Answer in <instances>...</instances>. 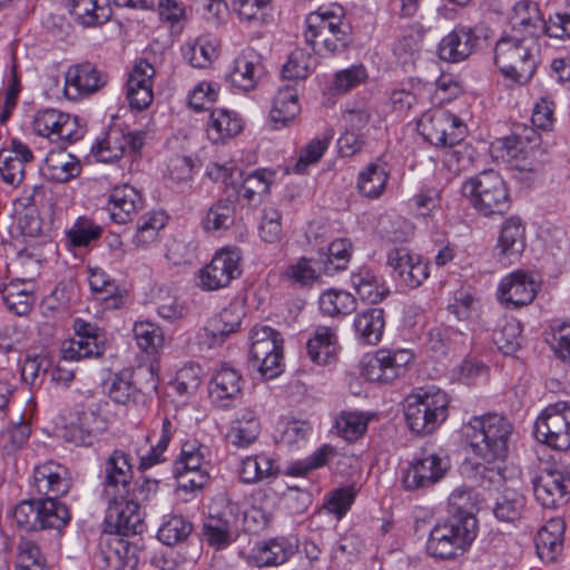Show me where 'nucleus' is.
Masks as SVG:
<instances>
[{"instance_id": "13", "label": "nucleus", "mask_w": 570, "mask_h": 570, "mask_svg": "<svg viewBox=\"0 0 570 570\" xmlns=\"http://www.w3.org/2000/svg\"><path fill=\"white\" fill-rule=\"evenodd\" d=\"M413 360L410 350H379L364 362L362 375L371 382L390 383L405 375Z\"/></svg>"}, {"instance_id": "39", "label": "nucleus", "mask_w": 570, "mask_h": 570, "mask_svg": "<svg viewBox=\"0 0 570 570\" xmlns=\"http://www.w3.org/2000/svg\"><path fill=\"white\" fill-rule=\"evenodd\" d=\"M259 432L258 417L252 411H245L232 422L226 439L237 448H247L257 440Z\"/></svg>"}, {"instance_id": "20", "label": "nucleus", "mask_w": 570, "mask_h": 570, "mask_svg": "<svg viewBox=\"0 0 570 570\" xmlns=\"http://www.w3.org/2000/svg\"><path fill=\"white\" fill-rule=\"evenodd\" d=\"M386 264L410 288L419 287L429 277V266L420 256L405 247H394L387 252Z\"/></svg>"}, {"instance_id": "24", "label": "nucleus", "mask_w": 570, "mask_h": 570, "mask_svg": "<svg viewBox=\"0 0 570 570\" xmlns=\"http://www.w3.org/2000/svg\"><path fill=\"white\" fill-rule=\"evenodd\" d=\"M144 207V198L135 187L124 184L116 186L109 194L108 212L117 224L131 222Z\"/></svg>"}, {"instance_id": "34", "label": "nucleus", "mask_w": 570, "mask_h": 570, "mask_svg": "<svg viewBox=\"0 0 570 570\" xmlns=\"http://www.w3.org/2000/svg\"><path fill=\"white\" fill-rule=\"evenodd\" d=\"M306 350L314 363L318 365L331 363L338 350L335 331L327 326H318L313 337L307 341Z\"/></svg>"}, {"instance_id": "45", "label": "nucleus", "mask_w": 570, "mask_h": 570, "mask_svg": "<svg viewBox=\"0 0 570 570\" xmlns=\"http://www.w3.org/2000/svg\"><path fill=\"white\" fill-rule=\"evenodd\" d=\"M320 309L328 316H346L356 311L355 297L345 291L330 288L318 299Z\"/></svg>"}, {"instance_id": "7", "label": "nucleus", "mask_w": 570, "mask_h": 570, "mask_svg": "<svg viewBox=\"0 0 570 570\" xmlns=\"http://www.w3.org/2000/svg\"><path fill=\"white\" fill-rule=\"evenodd\" d=\"M13 519L27 532L46 529L59 531L69 523L71 514L69 508L58 500L29 499L16 505Z\"/></svg>"}, {"instance_id": "5", "label": "nucleus", "mask_w": 570, "mask_h": 570, "mask_svg": "<svg viewBox=\"0 0 570 570\" xmlns=\"http://www.w3.org/2000/svg\"><path fill=\"white\" fill-rule=\"evenodd\" d=\"M462 194L483 216L503 215L510 208L505 183L493 169L483 170L464 181Z\"/></svg>"}, {"instance_id": "11", "label": "nucleus", "mask_w": 570, "mask_h": 570, "mask_svg": "<svg viewBox=\"0 0 570 570\" xmlns=\"http://www.w3.org/2000/svg\"><path fill=\"white\" fill-rule=\"evenodd\" d=\"M33 131L41 137L48 138L58 147L80 140L83 137L85 128L79 125V118L57 109H45L36 114L32 121Z\"/></svg>"}, {"instance_id": "23", "label": "nucleus", "mask_w": 570, "mask_h": 570, "mask_svg": "<svg viewBox=\"0 0 570 570\" xmlns=\"http://www.w3.org/2000/svg\"><path fill=\"white\" fill-rule=\"evenodd\" d=\"M263 72L261 56L254 49H246L235 58L226 79L233 87L249 91L256 87Z\"/></svg>"}, {"instance_id": "41", "label": "nucleus", "mask_w": 570, "mask_h": 570, "mask_svg": "<svg viewBox=\"0 0 570 570\" xmlns=\"http://www.w3.org/2000/svg\"><path fill=\"white\" fill-rule=\"evenodd\" d=\"M233 9L242 21L255 27L268 24L273 19L272 0H233Z\"/></svg>"}, {"instance_id": "9", "label": "nucleus", "mask_w": 570, "mask_h": 570, "mask_svg": "<svg viewBox=\"0 0 570 570\" xmlns=\"http://www.w3.org/2000/svg\"><path fill=\"white\" fill-rule=\"evenodd\" d=\"M537 440L558 451L570 450V403L548 405L534 423Z\"/></svg>"}, {"instance_id": "27", "label": "nucleus", "mask_w": 570, "mask_h": 570, "mask_svg": "<svg viewBox=\"0 0 570 570\" xmlns=\"http://www.w3.org/2000/svg\"><path fill=\"white\" fill-rule=\"evenodd\" d=\"M30 148L18 139H12L11 149L0 151V175L4 183L18 186L24 177V167L33 161Z\"/></svg>"}, {"instance_id": "28", "label": "nucleus", "mask_w": 570, "mask_h": 570, "mask_svg": "<svg viewBox=\"0 0 570 570\" xmlns=\"http://www.w3.org/2000/svg\"><path fill=\"white\" fill-rule=\"evenodd\" d=\"M385 327V312L381 307H367L356 313L353 328L356 340L364 345L380 343Z\"/></svg>"}, {"instance_id": "16", "label": "nucleus", "mask_w": 570, "mask_h": 570, "mask_svg": "<svg viewBox=\"0 0 570 570\" xmlns=\"http://www.w3.org/2000/svg\"><path fill=\"white\" fill-rule=\"evenodd\" d=\"M107 81V75L90 62L73 65L65 73L63 91L68 99L78 100L98 91Z\"/></svg>"}, {"instance_id": "37", "label": "nucleus", "mask_w": 570, "mask_h": 570, "mask_svg": "<svg viewBox=\"0 0 570 570\" xmlns=\"http://www.w3.org/2000/svg\"><path fill=\"white\" fill-rule=\"evenodd\" d=\"M68 9L75 21L83 27L104 24L111 17V8L100 6L98 0H69Z\"/></svg>"}, {"instance_id": "60", "label": "nucleus", "mask_w": 570, "mask_h": 570, "mask_svg": "<svg viewBox=\"0 0 570 570\" xmlns=\"http://www.w3.org/2000/svg\"><path fill=\"white\" fill-rule=\"evenodd\" d=\"M466 335L463 331L452 326H434L429 332V344L431 350L445 353L446 347L465 343Z\"/></svg>"}, {"instance_id": "26", "label": "nucleus", "mask_w": 570, "mask_h": 570, "mask_svg": "<svg viewBox=\"0 0 570 570\" xmlns=\"http://www.w3.org/2000/svg\"><path fill=\"white\" fill-rule=\"evenodd\" d=\"M525 248V227L517 216H511L502 224L497 244L500 261L514 263Z\"/></svg>"}, {"instance_id": "38", "label": "nucleus", "mask_w": 570, "mask_h": 570, "mask_svg": "<svg viewBox=\"0 0 570 570\" xmlns=\"http://www.w3.org/2000/svg\"><path fill=\"white\" fill-rule=\"evenodd\" d=\"M294 553L293 546L285 539H273L252 550L250 560L257 567L279 566Z\"/></svg>"}, {"instance_id": "59", "label": "nucleus", "mask_w": 570, "mask_h": 570, "mask_svg": "<svg viewBox=\"0 0 570 570\" xmlns=\"http://www.w3.org/2000/svg\"><path fill=\"white\" fill-rule=\"evenodd\" d=\"M2 298L9 311L16 315H27L33 305L35 294L31 289L20 288L17 283H11L3 289Z\"/></svg>"}, {"instance_id": "56", "label": "nucleus", "mask_w": 570, "mask_h": 570, "mask_svg": "<svg viewBox=\"0 0 570 570\" xmlns=\"http://www.w3.org/2000/svg\"><path fill=\"white\" fill-rule=\"evenodd\" d=\"M193 531V524L181 515H173L160 525L157 538L166 546L185 541Z\"/></svg>"}, {"instance_id": "47", "label": "nucleus", "mask_w": 570, "mask_h": 570, "mask_svg": "<svg viewBox=\"0 0 570 570\" xmlns=\"http://www.w3.org/2000/svg\"><path fill=\"white\" fill-rule=\"evenodd\" d=\"M208 449L197 442H186L181 448L180 459L174 463L173 471H207Z\"/></svg>"}, {"instance_id": "19", "label": "nucleus", "mask_w": 570, "mask_h": 570, "mask_svg": "<svg viewBox=\"0 0 570 570\" xmlns=\"http://www.w3.org/2000/svg\"><path fill=\"white\" fill-rule=\"evenodd\" d=\"M132 479V468L129 455L116 450L105 463V478L102 482V498L115 500L128 493Z\"/></svg>"}, {"instance_id": "52", "label": "nucleus", "mask_w": 570, "mask_h": 570, "mask_svg": "<svg viewBox=\"0 0 570 570\" xmlns=\"http://www.w3.org/2000/svg\"><path fill=\"white\" fill-rule=\"evenodd\" d=\"M94 422H96L94 412L82 411L78 413L77 420L70 422L66 428L65 440L75 445H91L94 441L91 424Z\"/></svg>"}, {"instance_id": "21", "label": "nucleus", "mask_w": 570, "mask_h": 570, "mask_svg": "<svg viewBox=\"0 0 570 570\" xmlns=\"http://www.w3.org/2000/svg\"><path fill=\"white\" fill-rule=\"evenodd\" d=\"M538 284L532 275L518 269L503 277L498 288L501 303L514 308L529 305L535 297Z\"/></svg>"}, {"instance_id": "18", "label": "nucleus", "mask_w": 570, "mask_h": 570, "mask_svg": "<svg viewBox=\"0 0 570 570\" xmlns=\"http://www.w3.org/2000/svg\"><path fill=\"white\" fill-rule=\"evenodd\" d=\"M75 332L78 336L62 348L65 361H79L87 357H99L105 353V343L97 325L82 320L75 321Z\"/></svg>"}, {"instance_id": "42", "label": "nucleus", "mask_w": 570, "mask_h": 570, "mask_svg": "<svg viewBox=\"0 0 570 570\" xmlns=\"http://www.w3.org/2000/svg\"><path fill=\"white\" fill-rule=\"evenodd\" d=\"M343 8H320L306 17L305 39L307 43H315L316 38L324 30H333L336 23L343 21Z\"/></svg>"}, {"instance_id": "4", "label": "nucleus", "mask_w": 570, "mask_h": 570, "mask_svg": "<svg viewBox=\"0 0 570 570\" xmlns=\"http://www.w3.org/2000/svg\"><path fill=\"white\" fill-rule=\"evenodd\" d=\"M449 399L445 392L431 387L406 397L404 416L415 434H431L448 417Z\"/></svg>"}, {"instance_id": "36", "label": "nucleus", "mask_w": 570, "mask_h": 570, "mask_svg": "<svg viewBox=\"0 0 570 570\" xmlns=\"http://www.w3.org/2000/svg\"><path fill=\"white\" fill-rule=\"evenodd\" d=\"M468 548L458 541L444 523L435 525L426 543L428 552L440 559H452Z\"/></svg>"}, {"instance_id": "2", "label": "nucleus", "mask_w": 570, "mask_h": 570, "mask_svg": "<svg viewBox=\"0 0 570 570\" xmlns=\"http://www.w3.org/2000/svg\"><path fill=\"white\" fill-rule=\"evenodd\" d=\"M512 430V424L504 416L491 413L473 416L463 428V433L476 456L484 462H503Z\"/></svg>"}, {"instance_id": "62", "label": "nucleus", "mask_w": 570, "mask_h": 570, "mask_svg": "<svg viewBox=\"0 0 570 570\" xmlns=\"http://www.w3.org/2000/svg\"><path fill=\"white\" fill-rule=\"evenodd\" d=\"M521 325L517 321L505 322L500 328L493 333V341L498 348L507 354H514L521 346Z\"/></svg>"}, {"instance_id": "40", "label": "nucleus", "mask_w": 570, "mask_h": 570, "mask_svg": "<svg viewBox=\"0 0 570 570\" xmlns=\"http://www.w3.org/2000/svg\"><path fill=\"white\" fill-rule=\"evenodd\" d=\"M243 483H256L272 480L278 474V466L271 458L261 454L245 458L238 470Z\"/></svg>"}, {"instance_id": "3", "label": "nucleus", "mask_w": 570, "mask_h": 570, "mask_svg": "<svg viewBox=\"0 0 570 570\" xmlns=\"http://www.w3.org/2000/svg\"><path fill=\"white\" fill-rule=\"evenodd\" d=\"M534 43L518 35L502 36L494 48V62L500 72L518 85L528 83L537 70Z\"/></svg>"}, {"instance_id": "51", "label": "nucleus", "mask_w": 570, "mask_h": 570, "mask_svg": "<svg viewBox=\"0 0 570 570\" xmlns=\"http://www.w3.org/2000/svg\"><path fill=\"white\" fill-rule=\"evenodd\" d=\"M271 174L265 169H258L249 174L238 190V194L249 205H257L262 202L263 195L269 191Z\"/></svg>"}, {"instance_id": "64", "label": "nucleus", "mask_w": 570, "mask_h": 570, "mask_svg": "<svg viewBox=\"0 0 570 570\" xmlns=\"http://www.w3.org/2000/svg\"><path fill=\"white\" fill-rule=\"evenodd\" d=\"M96 158L101 163H111L122 157L125 144L121 140V132L111 131L106 139L92 147Z\"/></svg>"}, {"instance_id": "35", "label": "nucleus", "mask_w": 570, "mask_h": 570, "mask_svg": "<svg viewBox=\"0 0 570 570\" xmlns=\"http://www.w3.org/2000/svg\"><path fill=\"white\" fill-rule=\"evenodd\" d=\"M564 523L560 519H551L535 537V548L541 559L554 561L563 547Z\"/></svg>"}, {"instance_id": "58", "label": "nucleus", "mask_w": 570, "mask_h": 570, "mask_svg": "<svg viewBox=\"0 0 570 570\" xmlns=\"http://www.w3.org/2000/svg\"><path fill=\"white\" fill-rule=\"evenodd\" d=\"M132 332L137 345L146 353H156L164 344L161 328L151 322H136Z\"/></svg>"}, {"instance_id": "54", "label": "nucleus", "mask_w": 570, "mask_h": 570, "mask_svg": "<svg viewBox=\"0 0 570 570\" xmlns=\"http://www.w3.org/2000/svg\"><path fill=\"white\" fill-rule=\"evenodd\" d=\"M234 222L235 204L229 199H222L208 209L203 226L206 230H220L228 229Z\"/></svg>"}, {"instance_id": "61", "label": "nucleus", "mask_w": 570, "mask_h": 570, "mask_svg": "<svg viewBox=\"0 0 570 570\" xmlns=\"http://www.w3.org/2000/svg\"><path fill=\"white\" fill-rule=\"evenodd\" d=\"M367 419L356 412H343L336 419L337 433L347 442H354L363 436L367 430Z\"/></svg>"}, {"instance_id": "30", "label": "nucleus", "mask_w": 570, "mask_h": 570, "mask_svg": "<svg viewBox=\"0 0 570 570\" xmlns=\"http://www.w3.org/2000/svg\"><path fill=\"white\" fill-rule=\"evenodd\" d=\"M244 313L237 305L223 308L217 315L210 317L204 332L212 344L222 343L228 335L238 331Z\"/></svg>"}, {"instance_id": "8", "label": "nucleus", "mask_w": 570, "mask_h": 570, "mask_svg": "<svg viewBox=\"0 0 570 570\" xmlns=\"http://www.w3.org/2000/svg\"><path fill=\"white\" fill-rule=\"evenodd\" d=\"M283 358V338L269 326L256 328L252 334L249 366L257 370L262 377L271 380L281 373Z\"/></svg>"}, {"instance_id": "10", "label": "nucleus", "mask_w": 570, "mask_h": 570, "mask_svg": "<svg viewBox=\"0 0 570 570\" xmlns=\"http://www.w3.org/2000/svg\"><path fill=\"white\" fill-rule=\"evenodd\" d=\"M417 130L431 145L452 147L463 140L466 127L455 115L442 108H435L421 116Z\"/></svg>"}, {"instance_id": "50", "label": "nucleus", "mask_w": 570, "mask_h": 570, "mask_svg": "<svg viewBox=\"0 0 570 570\" xmlns=\"http://www.w3.org/2000/svg\"><path fill=\"white\" fill-rule=\"evenodd\" d=\"M136 390L129 371L111 374L104 381V391L118 404L128 403Z\"/></svg>"}, {"instance_id": "6", "label": "nucleus", "mask_w": 570, "mask_h": 570, "mask_svg": "<svg viewBox=\"0 0 570 570\" xmlns=\"http://www.w3.org/2000/svg\"><path fill=\"white\" fill-rule=\"evenodd\" d=\"M510 21L513 35L521 38L535 41L542 33L550 38H570V13H556L546 22L534 2H517Z\"/></svg>"}, {"instance_id": "15", "label": "nucleus", "mask_w": 570, "mask_h": 570, "mask_svg": "<svg viewBox=\"0 0 570 570\" xmlns=\"http://www.w3.org/2000/svg\"><path fill=\"white\" fill-rule=\"evenodd\" d=\"M449 466L446 456L424 451L409 464L403 473L402 483L409 491L431 487L444 476Z\"/></svg>"}, {"instance_id": "12", "label": "nucleus", "mask_w": 570, "mask_h": 570, "mask_svg": "<svg viewBox=\"0 0 570 570\" xmlns=\"http://www.w3.org/2000/svg\"><path fill=\"white\" fill-rule=\"evenodd\" d=\"M535 500L547 509H559L570 501V471L551 463L532 480Z\"/></svg>"}, {"instance_id": "17", "label": "nucleus", "mask_w": 570, "mask_h": 570, "mask_svg": "<svg viewBox=\"0 0 570 570\" xmlns=\"http://www.w3.org/2000/svg\"><path fill=\"white\" fill-rule=\"evenodd\" d=\"M480 40L479 28L458 26L439 42L438 56L446 62L464 61L475 51Z\"/></svg>"}, {"instance_id": "48", "label": "nucleus", "mask_w": 570, "mask_h": 570, "mask_svg": "<svg viewBox=\"0 0 570 570\" xmlns=\"http://www.w3.org/2000/svg\"><path fill=\"white\" fill-rule=\"evenodd\" d=\"M387 183V174L383 167L370 164L362 170L357 179L360 193L367 198H377L382 195Z\"/></svg>"}, {"instance_id": "22", "label": "nucleus", "mask_w": 570, "mask_h": 570, "mask_svg": "<svg viewBox=\"0 0 570 570\" xmlns=\"http://www.w3.org/2000/svg\"><path fill=\"white\" fill-rule=\"evenodd\" d=\"M70 479L67 469L53 461L38 465L33 470V488L38 494L45 495L43 500H57L68 493Z\"/></svg>"}, {"instance_id": "55", "label": "nucleus", "mask_w": 570, "mask_h": 570, "mask_svg": "<svg viewBox=\"0 0 570 570\" xmlns=\"http://www.w3.org/2000/svg\"><path fill=\"white\" fill-rule=\"evenodd\" d=\"M166 216L161 212H151L137 222V230L132 242L137 246H146L156 240L158 232L166 225Z\"/></svg>"}, {"instance_id": "29", "label": "nucleus", "mask_w": 570, "mask_h": 570, "mask_svg": "<svg viewBox=\"0 0 570 570\" xmlns=\"http://www.w3.org/2000/svg\"><path fill=\"white\" fill-rule=\"evenodd\" d=\"M43 176L57 183H67L81 173V165L77 157L66 153V147L51 150L45 158Z\"/></svg>"}, {"instance_id": "63", "label": "nucleus", "mask_w": 570, "mask_h": 570, "mask_svg": "<svg viewBox=\"0 0 570 570\" xmlns=\"http://www.w3.org/2000/svg\"><path fill=\"white\" fill-rule=\"evenodd\" d=\"M523 134L513 131L510 136L498 139L500 148L505 151V157L518 158L525 154L529 144L535 139L537 132L532 128L524 127Z\"/></svg>"}, {"instance_id": "46", "label": "nucleus", "mask_w": 570, "mask_h": 570, "mask_svg": "<svg viewBox=\"0 0 570 570\" xmlns=\"http://www.w3.org/2000/svg\"><path fill=\"white\" fill-rule=\"evenodd\" d=\"M351 247L348 239L338 238L333 240L327 248V253L323 255L324 259L321 257L317 261V264H322L320 269L326 275L344 271L351 258Z\"/></svg>"}, {"instance_id": "1", "label": "nucleus", "mask_w": 570, "mask_h": 570, "mask_svg": "<svg viewBox=\"0 0 570 570\" xmlns=\"http://www.w3.org/2000/svg\"><path fill=\"white\" fill-rule=\"evenodd\" d=\"M106 501V539L101 540L100 552L96 558L102 562L101 567L111 570H136L139 562L137 547L124 537L141 534L145 531L141 510L127 499Z\"/></svg>"}, {"instance_id": "44", "label": "nucleus", "mask_w": 570, "mask_h": 570, "mask_svg": "<svg viewBox=\"0 0 570 570\" xmlns=\"http://www.w3.org/2000/svg\"><path fill=\"white\" fill-rule=\"evenodd\" d=\"M351 284L361 301L368 304H379L389 293V289L368 269H360L353 273L351 275Z\"/></svg>"}, {"instance_id": "57", "label": "nucleus", "mask_w": 570, "mask_h": 570, "mask_svg": "<svg viewBox=\"0 0 570 570\" xmlns=\"http://www.w3.org/2000/svg\"><path fill=\"white\" fill-rule=\"evenodd\" d=\"M278 442L286 446L299 445L305 442L311 432L312 425L306 420L286 419L278 423Z\"/></svg>"}, {"instance_id": "43", "label": "nucleus", "mask_w": 570, "mask_h": 570, "mask_svg": "<svg viewBox=\"0 0 570 570\" xmlns=\"http://www.w3.org/2000/svg\"><path fill=\"white\" fill-rule=\"evenodd\" d=\"M351 27L344 20L336 23L333 30H324L316 38L315 43H308L318 55H333L343 51L350 43Z\"/></svg>"}, {"instance_id": "53", "label": "nucleus", "mask_w": 570, "mask_h": 570, "mask_svg": "<svg viewBox=\"0 0 570 570\" xmlns=\"http://www.w3.org/2000/svg\"><path fill=\"white\" fill-rule=\"evenodd\" d=\"M525 498L515 491H505L495 502L493 513L499 521L513 523L520 519Z\"/></svg>"}, {"instance_id": "25", "label": "nucleus", "mask_w": 570, "mask_h": 570, "mask_svg": "<svg viewBox=\"0 0 570 570\" xmlns=\"http://www.w3.org/2000/svg\"><path fill=\"white\" fill-rule=\"evenodd\" d=\"M243 380L233 367L223 365L217 370L209 383V396L219 407L227 409L242 394Z\"/></svg>"}, {"instance_id": "31", "label": "nucleus", "mask_w": 570, "mask_h": 570, "mask_svg": "<svg viewBox=\"0 0 570 570\" xmlns=\"http://www.w3.org/2000/svg\"><path fill=\"white\" fill-rule=\"evenodd\" d=\"M243 129L242 119L235 111L218 108L210 112L207 122V136L214 144H224Z\"/></svg>"}, {"instance_id": "14", "label": "nucleus", "mask_w": 570, "mask_h": 570, "mask_svg": "<svg viewBox=\"0 0 570 570\" xmlns=\"http://www.w3.org/2000/svg\"><path fill=\"white\" fill-rule=\"evenodd\" d=\"M238 248H223L199 271V286L204 291H217L228 286L242 274Z\"/></svg>"}, {"instance_id": "49", "label": "nucleus", "mask_w": 570, "mask_h": 570, "mask_svg": "<svg viewBox=\"0 0 570 570\" xmlns=\"http://www.w3.org/2000/svg\"><path fill=\"white\" fill-rule=\"evenodd\" d=\"M443 523L453 532L454 538L461 541L466 548H469L476 538L479 530L478 520L475 514H471V512H465L464 515L460 513H449L448 519Z\"/></svg>"}, {"instance_id": "33", "label": "nucleus", "mask_w": 570, "mask_h": 570, "mask_svg": "<svg viewBox=\"0 0 570 570\" xmlns=\"http://www.w3.org/2000/svg\"><path fill=\"white\" fill-rule=\"evenodd\" d=\"M299 109L296 89L292 86L279 88L274 97L273 107L269 112L273 128L281 129L286 127L294 120Z\"/></svg>"}, {"instance_id": "32", "label": "nucleus", "mask_w": 570, "mask_h": 570, "mask_svg": "<svg viewBox=\"0 0 570 570\" xmlns=\"http://www.w3.org/2000/svg\"><path fill=\"white\" fill-rule=\"evenodd\" d=\"M89 285L95 299L104 303L106 308L117 309L125 304V291L104 271L90 269Z\"/></svg>"}]
</instances>
